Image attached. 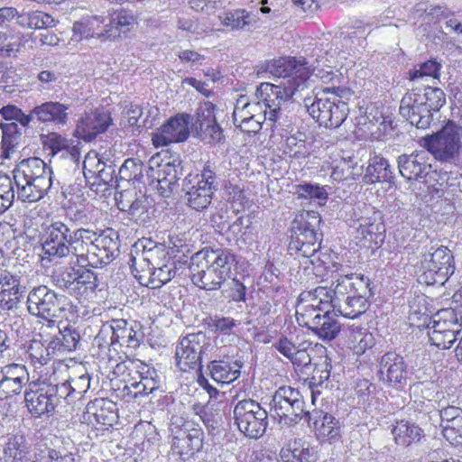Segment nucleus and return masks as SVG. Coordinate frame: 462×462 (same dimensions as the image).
Masks as SVG:
<instances>
[{
	"instance_id": "1",
	"label": "nucleus",
	"mask_w": 462,
	"mask_h": 462,
	"mask_svg": "<svg viewBox=\"0 0 462 462\" xmlns=\"http://www.w3.org/2000/svg\"><path fill=\"white\" fill-rule=\"evenodd\" d=\"M45 236L44 254L51 261L69 258L70 265L103 267L114 261L119 253L118 235L112 229L97 232L79 227L71 232L63 222L54 221L47 227ZM77 273L73 266L59 267L53 271L51 281L70 294Z\"/></svg>"
},
{
	"instance_id": "2",
	"label": "nucleus",
	"mask_w": 462,
	"mask_h": 462,
	"mask_svg": "<svg viewBox=\"0 0 462 462\" xmlns=\"http://www.w3.org/2000/svg\"><path fill=\"white\" fill-rule=\"evenodd\" d=\"M305 59L280 58L266 63L265 70L272 74L278 83L263 82L256 89V103H251L247 96H240L235 105L233 116L236 112H245L255 116L257 108L264 106L263 116L267 110L271 116L291 114L300 106L298 96L308 88L310 68Z\"/></svg>"
},
{
	"instance_id": "3",
	"label": "nucleus",
	"mask_w": 462,
	"mask_h": 462,
	"mask_svg": "<svg viewBox=\"0 0 462 462\" xmlns=\"http://www.w3.org/2000/svg\"><path fill=\"white\" fill-rule=\"evenodd\" d=\"M17 198L23 202H36L45 195L56 194L60 182L52 178V171L40 158L21 161L13 171Z\"/></svg>"
},
{
	"instance_id": "4",
	"label": "nucleus",
	"mask_w": 462,
	"mask_h": 462,
	"mask_svg": "<svg viewBox=\"0 0 462 462\" xmlns=\"http://www.w3.org/2000/svg\"><path fill=\"white\" fill-rule=\"evenodd\" d=\"M234 263L235 255L227 250H201L190 258L191 281L200 289L218 290L230 277Z\"/></svg>"
},
{
	"instance_id": "5",
	"label": "nucleus",
	"mask_w": 462,
	"mask_h": 462,
	"mask_svg": "<svg viewBox=\"0 0 462 462\" xmlns=\"http://www.w3.org/2000/svg\"><path fill=\"white\" fill-rule=\"evenodd\" d=\"M321 222L318 212L310 210L297 216L291 223L288 250L291 255L310 258L320 248L321 234L317 232Z\"/></svg>"
},
{
	"instance_id": "6",
	"label": "nucleus",
	"mask_w": 462,
	"mask_h": 462,
	"mask_svg": "<svg viewBox=\"0 0 462 462\" xmlns=\"http://www.w3.org/2000/svg\"><path fill=\"white\" fill-rule=\"evenodd\" d=\"M27 310L33 316L48 322V327L55 326L56 319L63 318L68 299L45 285L31 290L27 296Z\"/></svg>"
},
{
	"instance_id": "7",
	"label": "nucleus",
	"mask_w": 462,
	"mask_h": 462,
	"mask_svg": "<svg viewBox=\"0 0 462 462\" xmlns=\"http://www.w3.org/2000/svg\"><path fill=\"white\" fill-rule=\"evenodd\" d=\"M425 148L441 162H452L458 159L462 148V127L448 120L432 134L423 138Z\"/></svg>"
},
{
	"instance_id": "8",
	"label": "nucleus",
	"mask_w": 462,
	"mask_h": 462,
	"mask_svg": "<svg viewBox=\"0 0 462 462\" xmlns=\"http://www.w3.org/2000/svg\"><path fill=\"white\" fill-rule=\"evenodd\" d=\"M273 416L278 417L286 425L297 424L302 418L310 423L313 413L305 409L301 393L291 386L279 387L270 402Z\"/></svg>"
},
{
	"instance_id": "9",
	"label": "nucleus",
	"mask_w": 462,
	"mask_h": 462,
	"mask_svg": "<svg viewBox=\"0 0 462 462\" xmlns=\"http://www.w3.org/2000/svg\"><path fill=\"white\" fill-rule=\"evenodd\" d=\"M453 255L446 246H431L421 256L418 269V282L426 285L443 284L454 273Z\"/></svg>"
},
{
	"instance_id": "10",
	"label": "nucleus",
	"mask_w": 462,
	"mask_h": 462,
	"mask_svg": "<svg viewBox=\"0 0 462 462\" xmlns=\"http://www.w3.org/2000/svg\"><path fill=\"white\" fill-rule=\"evenodd\" d=\"M233 413L235 423L245 437L257 439L265 433L268 413L257 402L252 399L239 401Z\"/></svg>"
},
{
	"instance_id": "11",
	"label": "nucleus",
	"mask_w": 462,
	"mask_h": 462,
	"mask_svg": "<svg viewBox=\"0 0 462 462\" xmlns=\"http://www.w3.org/2000/svg\"><path fill=\"white\" fill-rule=\"evenodd\" d=\"M183 189L187 204L195 210L207 208L217 189L215 172L206 166L201 174L189 175L184 180Z\"/></svg>"
},
{
	"instance_id": "12",
	"label": "nucleus",
	"mask_w": 462,
	"mask_h": 462,
	"mask_svg": "<svg viewBox=\"0 0 462 462\" xmlns=\"http://www.w3.org/2000/svg\"><path fill=\"white\" fill-rule=\"evenodd\" d=\"M462 329L457 312L453 309H444L437 312L432 326L429 327L428 336L430 343L439 348L448 349Z\"/></svg>"
},
{
	"instance_id": "13",
	"label": "nucleus",
	"mask_w": 462,
	"mask_h": 462,
	"mask_svg": "<svg viewBox=\"0 0 462 462\" xmlns=\"http://www.w3.org/2000/svg\"><path fill=\"white\" fill-rule=\"evenodd\" d=\"M209 346V338L202 331L181 337L175 352L177 366L183 372L199 368L202 355Z\"/></svg>"
},
{
	"instance_id": "14",
	"label": "nucleus",
	"mask_w": 462,
	"mask_h": 462,
	"mask_svg": "<svg viewBox=\"0 0 462 462\" xmlns=\"http://www.w3.org/2000/svg\"><path fill=\"white\" fill-rule=\"evenodd\" d=\"M170 262L171 257L165 245L143 238L132 246L128 263L131 272H134L137 269L155 267Z\"/></svg>"
},
{
	"instance_id": "15",
	"label": "nucleus",
	"mask_w": 462,
	"mask_h": 462,
	"mask_svg": "<svg viewBox=\"0 0 462 462\" xmlns=\"http://www.w3.org/2000/svg\"><path fill=\"white\" fill-rule=\"evenodd\" d=\"M311 346L310 341H300L298 337L293 340L286 336L280 337L273 344V348L289 359L295 367L300 369H309L311 365V357L309 353L312 350Z\"/></svg>"
},
{
	"instance_id": "16",
	"label": "nucleus",
	"mask_w": 462,
	"mask_h": 462,
	"mask_svg": "<svg viewBox=\"0 0 462 462\" xmlns=\"http://www.w3.org/2000/svg\"><path fill=\"white\" fill-rule=\"evenodd\" d=\"M29 382L24 365L10 364L0 369V399L19 394Z\"/></svg>"
},
{
	"instance_id": "17",
	"label": "nucleus",
	"mask_w": 462,
	"mask_h": 462,
	"mask_svg": "<svg viewBox=\"0 0 462 462\" xmlns=\"http://www.w3.org/2000/svg\"><path fill=\"white\" fill-rule=\"evenodd\" d=\"M189 118L170 117L152 134V143L155 146H164L171 143L185 141L189 134Z\"/></svg>"
},
{
	"instance_id": "18",
	"label": "nucleus",
	"mask_w": 462,
	"mask_h": 462,
	"mask_svg": "<svg viewBox=\"0 0 462 462\" xmlns=\"http://www.w3.org/2000/svg\"><path fill=\"white\" fill-rule=\"evenodd\" d=\"M379 374L383 382L393 387H402L407 383L403 357L395 352H387L381 357Z\"/></svg>"
},
{
	"instance_id": "19",
	"label": "nucleus",
	"mask_w": 462,
	"mask_h": 462,
	"mask_svg": "<svg viewBox=\"0 0 462 462\" xmlns=\"http://www.w3.org/2000/svg\"><path fill=\"white\" fill-rule=\"evenodd\" d=\"M177 272L178 268L175 262H170L155 267L137 269L132 272V273L139 281L140 284L152 289H159L173 279Z\"/></svg>"
},
{
	"instance_id": "20",
	"label": "nucleus",
	"mask_w": 462,
	"mask_h": 462,
	"mask_svg": "<svg viewBox=\"0 0 462 462\" xmlns=\"http://www.w3.org/2000/svg\"><path fill=\"white\" fill-rule=\"evenodd\" d=\"M203 438L204 433L201 429H186V431H179L178 435L172 437V453L179 455L183 461H188L201 450Z\"/></svg>"
},
{
	"instance_id": "21",
	"label": "nucleus",
	"mask_w": 462,
	"mask_h": 462,
	"mask_svg": "<svg viewBox=\"0 0 462 462\" xmlns=\"http://www.w3.org/2000/svg\"><path fill=\"white\" fill-rule=\"evenodd\" d=\"M22 277L5 271L0 275V307L5 310L18 308L25 292V287L21 284Z\"/></svg>"
},
{
	"instance_id": "22",
	"label": "nucleus",
	"mask_w": 462,
	"mask_h": 462,
	"mask_svg": "<svg viewBox=\"0 0 462 462\" xmlns=\"http://www.w3.org/2000/svg\"><path fill=\"white\" fill-rule=\"evenodd\" d=\"M49 392L47 385L43 384L35 389L30 386L24 392V402L28 411L35 418L51 414L56 404Z\"/></svg>"
},
{
	"instance_id": "23",
	"label": "nucleus",
	"mask_w": 462,
	"mask_h": 462,
	"mask_svg": "<svg viewBox=\"0 0 462 462\" xmlns=\"http://www.w3.org/2000/svg\"><path fill=\"white\" fill-rule=\"evenodd\" d=\"M108 325L112 329V342L115 345L126 346L130 348L140 346L143 333L140 331L141 326L138 323H128L125 319H113Z\"/></svg>"
},
{
	"instance_id": "24",
	"label": "nucleus",
	"mask_w": 462,
	"mask_h": 462,
	"mask_svg": "<svg viewBox=\"0 0 462 462\" xmlns=\"http://www.w3.org/2000/svg\"><path fill=\"white\" fill-rule=\"evenodd\" d=\"M398 168L403 178L411 180L425 177L430 170V165L424 162L420 154L411 153L398 157Z\"/></svg>"
},
{
	"instance_id": "25",
	"label": "nucleus",
	"mask_w": 462,
	"mask_h": 462,
	"mask_svg": "<svg viewBox=\"0 0 462 462\" xmlns=\"http://www.w3.org/2000/svg\"><path fill=\"white\" fill-rule=\"evenodd\" d=\"M43 146L51 157L60 155V158H69L74 161L79 154L76 145L56 133H49L44 136Z\"/></svg>"
},
{
	"instance_id": "26",
	"label": "nucleus",
	"mask_w": 462,
	"mask_h": 462,
	"mask_svg": "<svg viewBox=\"0 0 462 462\" xmlns=\"http://www.w3.org/2000/svg\"><path fill=\"white\" fill-rule=\"evenodd\" d=\"M111 124V117H80L75 134L86 142H91L97 135L105 133Z\"/></svg>"
},
{
	"instance_id": "27",
	"label": "nucleus",
	"mask_w": 462,
	"mask_h": 462,
	"mask_svg": "<svg viewBox=\"0 0 462 462\" xmlns=\"http://www.w3.org/2000/svg\"><path fill=\"white\" fill-rule=\"evenodd\" d=\"M345 91L344 88L338 87L325 88H323V94H332L333 99L337 97H340L342 93ZM305 107L309 116H314L315 113H319V116H333L337 113L338 106L336 105L335 100H331L329 97H318L316 101L309 103L310 98H305Z\"/></svg>"
},
{
	"instance_id": "28",
	"label": "nucleus",
	"mask_w": 462,
	"mask_h": 462,
	"mask_svg": "<svg viewBox=\"0 0 462 462\" xmlns=\"http://www.w3.org/2000/svg\"><path fill=\"white\" fill-rule=\"evenodd\" d=\"M242 366L243 363L238 360L233 363L224 360H214L210 363L208 368L214 381L221 383H230L239 377Z\"/></svg>"
},
{
	"instance_id": "29",
	"label": "nucleus",
	"mask_w": 462,
	"mask_h": 462,
	"mask_svg": "<svg viewBox=\"0 0 462 462\" xmlns=\"http://www.w3.org/2000/svg\"><path fill=\"white\" fill-rule=\"evenodd\" d=\"M29 453V445L22 433L9 434L4 447V459L5 462H24Z\"/></svg>"
},
{
	"instance_id": "30",
	"label": "nucleus",
	"mask_w": 462,
	"mask_h": 462,
	"mask_svg": "<svg viewBox=\"0 0 462 462\" xmlns=\"http://www.w3.org/2000/svg\"><path fill=\"white\" fill-rule=\"evenodd\" d=\"M393 439L398 446L409 447L420 442L424 437L423 430L415 423L401 420L392 430Z\"/></svg>"
},
{
	"instance_id": "31",
	"label": "nucleus",
	"mask_w": 462,
	"mask_h": 462,
	"mask_svg": "<svg viewBox=\"0 0 462 462\" xmlns=\"http://www.w3.org/2000/svg\"><path fill=\"white\" fill-rule=\"evenodd\" d=\"M58 334L50 341L52 352L75 350L80 340L78 329L70 325H66L63 328L58 327Z\"/></svg>"
},
{
	"instance_id": "32",
	"label": "nucleus",
	"mask_w": 462,
	"mask_h": 462,
	"mask_svg": "<svg viewBox=\"0 0 462 462\" xmlns=\"http://www.w3.org/2000/svg\"><path fill=\"white\" fill-rule=\"evenodd\" d=\"M337 317L336 311L331 312L329 310H327L320 317V320L312 328L311 331L324 340L334 339L341 329V324L338 322Z\"/></svg>"
},
{
	"instance_id": "33",
	"label": "nucleus",
	"mask_w": 462,
	"mask_h": 462,
	"mask_svg": "<svg viewBox=\"0 0 462 462\" xmlns=\"http://www.w3.org/2000/svg\"><path fill=\"white\" fill-rule=\"evenodd\" d=\"M160 155L156 154L149 160L150 169H152L153 165L159 167L158 175L162 179L171 181V183L177 184L178 180L182 176V166L181 161L179 158L172 160L162 159L159 162Z\"/></svg>"
},
{
	"instance_id": "34",
	"label": "nucleus",
	"mask_w": 462,
	"mask_h": 462,
	"mask_svg": "<svg viewBox=\"0 0 462 462\" xmlns=\"http://www.w3.org/2000/svg\"><path fill=\"white\" fill-rule=\"evenodd\" d=\"M134 23V16L126 11H121L111 14L109 23H106V30L102 34L106 38L119 37L121 32H129Z\"/></svg>"
},
{
	"instance_id": "35",
	"label": "nucleus",
	"mask_w": 462,
	"mask_h": 462,
	"mask_svg": "<svg viewBox=\"0 0 462 462\" xmlns=\"http://www.w3.org/2000/svg\"><path fill=\"white\" fill-rule=\"evenodd\" d=\"M16 23L23 28L41 30L54 27L56 21L49 14L42 11H32L19 14Z\"/></svg>"
},
{
	"instance_id": "36",
	"label": "nucleus",
	"mask_w": 462,
	"mask_h": 462,
	"mask_svg": "<svg viewBox=\"0 0 462 462\" xmlns=\"http://www.w3.org/2000/svg\"><path fill=\"white\" fill-rule=\"evenodd\" d=\"M310 413H313L311 419L313 427L321 437L334 439L339 436L340 430L337 421L335 420L332 415L315 410Z\"/></svg>"
},
{
	"instance_id": "37",
	"label": "nucleus",
	"mask_w": 462,
	"mask_h": 462,
	"mask_svg": "<svg viewBox=\"0 0 462 462\" xmlns=\"http://www.w3.org/2000/svg\"><path fill=\"white\" fill-rule=\"evenodd\" d=\"M366 176L370 177L371 182H391L393 178L387 160L380 155H374L370 159Z\"/></svg>"
},
{
	"instance_id": "38",
	"label": "nucleus",
	"mask_w": 462,
	"mask_h": 462,
	"mask_svg": "<svg viewBox=\"0 0 462 462\" xmlns=\"http://www.w3.org/2000/svg\"><path fill=\"white\" fill-rule=\"evenodd\" d=\"M367 300L361 295L347 296L339 306L336 307V311L342 316L349 319H356L365 313L367 310Z\"/></svg>"
},
{
	"instance_id": "39",
	"label": "nucleus",
	"mask_w": 462,
	"mask_h": 462,
	"mask_svg": "<svg viewBox=\"0 0 462 462\" xmlns=\"http://www.w3.org/2000/svg\"><path fill=\"white\" fill-rule=\"evenodd\" d=\"M72 287L73 290H71L70 295L88 296L89 293H93L97 287L96 273L88 269L82 271L78 270Z\"/></svg>"
},
{
	"instance_id": "40",
	"label": "nucleus",
	"mask_w": 462,
	"mask_h": 462,
	"mask_svg": "<svg viewBox=\"0 0 462 462\" xmlns=\"http://www.w3.org/2000/svg\"><path fill=\"white\" fill-rule=\"evenodd\" d=\"M115 199L118 208L132 216L137 215L143 208V200L137 197V193L133 189L120 191Z\"/></svg>"
},
{
	"instance_id": "41",
	"label": "nucleus",
	"mask_w": 462,
	"mask_h": 462,
	"mask_svg": "<svg viewBox=\"0 0 462 462\" xmlns=\"http://www.w3.org/2000/svg\"><path fill=\"white\" fill-rule=\"evenodd\" d=\"M32 117H4L0 124L3 132V140L11 138L10 142L17 141L28 126Z\"/></svg>"
},
{
	"instance_id": "42",
	"label": "nucleus",
	"mask_w": 462,
	"mask_h": 462,
	"mask_svg": "<svg viewBox=\"0 0 462 462\" xmlns=\"http://www.w3.org/2000/svg\"><path fill=\"white\" fill-rule=\"evenodd\" d=\"M326 310L298 303L296 307V319L300 326L306 327L311 330L317 322L320 320V317Z\"/></svg>"
},
{
	"instance_id": "43",
	"label": "nucleus",
	"mask_w": 462,
	"mask_h": 462,
	"mask_svg": "<svg viewBox=\"0 0 462 462\" xmlns=\"http://www.w3.org/2000/svg\"><path fill=\"white\" fill-rule=\"evenodd\" d=\"M440 63L436 60H428L419 64V68H414L409 71V79L412 82L423 81L426 78H439Z\"/></svg>"
},
{
	"instance_id": "44",
	"label": "nucleus",
	"mask_w": 462,
	"mask_h": 462,
	"mask_svg": "<svg viewBox=\"0 0 462 462\" xmlns=\"http://www.w3.org/2000/svg\"><path fill=\"white\" fill-rule=\"evenodd\" d=\"M358 231L362 235V239L369 244L377 245L383 240L384 226L381 222L371 223L365 219L364 223L360 224Z\"/></svg>"
},
{
	"instance_id": "45",
	"label": "nucleus",
	"mask_w": 462,
	"mask_h": 462,
	"mask_svg": "<svg viewBox=\"0 0 462 462\" xmlns=\"http://www.w3.org/2000/svg\"><path fill=\"white\" fill-rule=\"evenodd\" d=\"M27 353L32 362L34 365L39 364L40 365H46L51 356L55 354V352H52V347H50V343L48 346H44L40 341L31 342L28 346Z\"/></svg>"
},
{
	"instance_id": "46",
	"label": "nucleus",
	"mask_w": 462,
	"mask_h": 462,
	"mask_svg": "<svg viewBox=\"0 0 462 462\" xmlns=\"http://www.w3.org/2000/svg\"><path fill=\"white\" fill-rule=\"evenodd\" d=\"M280 457L282 462H317V457L308 448H282Z\"/></svg>"
},
{
	"instance_id": "47",
	"label": "nucleus",
	"mask_w": 462,
	"mask_h": 462,
	"mask_svg": "<svg viewBox=\"0 0 462 462\" xmlns=\"http://www.w3.org/2000/svg\"><path fill=\"white\" fill-rule=\"evenodd\" d=\"M14 189L8 176L0 178V215L6 211L14 203Z\"/></svg>"
},
{
	"instance_id": "48",
	"label": "nucleus",
	"mask_w": 462,
	"mask_h": 462,
	"mask_svg": "<svg viewBox=\"0 0 462 462\" xmlns=\"http://www.w3.org/2000/svg\"><path fill=\"white\" fill-rule=\"evenodd\" d=\"M249 14L244 9H236L224 13L219 16L222 23L232 30L243 28L249 23Z\"/></svg>"
},
{
	"instance_id": "49",
	"label": "nucleus",
	"mask_w": 462,
	"mask_h": 462,
	"mask_svg": "<svg viewBox=\"0 0 462 462\" xmlns=\"http://www.w3.org/2000/svg\"><path fill=\"white\" fill-rule=\"evenodd\" d=\"M143 163L134 159H127L119 169L122 179L127 180H140L143 176Z\"/></svg>"
},
{
	"instance_id": "50",
	"label": "nucleus",
	"mask_w": 462,
	"mask_h": 462,
	"mask_svg": "<svg viewBox=\"0 0 462 462\" xmlns=\"http://www.w3.org/2000/svg\"><path fill=\"white\" fill-rule=\"evenodd\" d=\"M443 437L451 445L462 447V419L453 420L450 424L442 427Z\"/></svg>"
},
{
	"instance_id": "51",
	"label": "nucleus",
	"mask_w": 462,
	"mask_h": 462,
	"mask_svg": "<svg viewBox=\"0 0 462 462\" xmlns=\"http://www.w3.org/2000/svg\"><path fill=\"white\" fill-rule=\"evenodd\" d=\"M354 274L346 275L344 277H340L337 280V285L334 289H332V294L334 297V310H336V307L339 306L342 302L341 297L349 293L353 288L354 284L351 282Z\"/></svg>"
},
{
	"instance_id": "52",
	"label": "nucleus",
	"mask_w": 462,
	"mask_h": 462,
	"mask_svg": "<svg viewBox=\"0 0 462 462\" xmlns=\"http://www.w3.org/2000/svg\"><path fill=\"white\" fill-rule=\"evenodd\" d=\"M356 331L353 329L351 336L352 343L356 353H364L367 348L374 345V337L372 334L367 333L365 330L362 331L358 327L356 328Z\"/></svg>"
},
{
	"instance_id": "53",
	"label": "nucleus",
	"mask_w": 462,
	"mask_h": 462,
	"mask_svg": "<svg viewBox=\"0 0 462 462\" xmlns=\"http://www.w3.org/2000/svg\"><path fill=\"white\" fill-rule=\"evenodd\" d=\"M68 106L60 102H46L37 106L32 111L30 116H67Z\"/></svg>"
},
{
	"instance_id": "54",
	"label": "nucleus",
	"mask_w": 462,
	"mask_h": 462,
	"mask_svg": "<svg viewBox=\"0 0 462 462\" xmlns=\"http://www.w3.org/2000/svg\"><path fill=\"white\" fill-rule=\"evenodd\" d=\"M49 392L51 393V397L56 404L58 405L60 399L69 400V398H73L74 394L72 393L69 382L66 380L65 382L60 384H46Z\"/></svg>"
},
{
	"instance_id": "55",
	"label": "nucleus",
	"mask_w": 462,
	"mask_h": 462,
	"mask_svg": "<svg viewBox=\"0 0 462 462\" xmlns=\"http://www.w3.org/2000/svg\"><path fill=\"white\" fill-rule=\"evenodd\" d=\"M425 95L427 101L424 106L428 112H438L446 102L445 94L440 88H433Z\"/></svg>"
},
{
	"instance_id": "56",
	"label": "nucleus",
	"mask_w": 462,
	"mask_h": 462,
	"mask_svg": "<svg viewBox=\"0 0 462 462\" xmlns=\"http://www.w3.org/2000/svg\"><path fill=\"white\" fill-rule=\"evenodd\" d=\"M314 296L318 298L319 302L321 303V307L324 310L332 309L334 310V297L332 294V288L327 286H318L311 290Z\"/></svg>"
},
{
	"instance_id": "57",
	"label": "nucleus",
	"mask_w": 462,
	"mask_h": 462,
	"mask_svg": "<svg viewBox=\"0 0 462 462\" xmlns=\"http://www.w3.org/2000/svg\"><path fill=\"white\" fill-rule=\"evenodd\" d=\"M234 125L247 134H256L262 128L263 121L255 120L254 117H233Z\"/></svg>"
},
{
	"instance_id": "58",
	"label": "nucleus",
	"mask_w": 462,
	"mask_h": 462,
	"mask_svg": "<svg viewBox=\"0 0 462 462\" xmlns=\"http://www.w3.org/2000/svg\"><path fill=\"white\" fill-rule=\"evenodd\" d=\"M330 376V372L328 369V364L317 365L313 369V374L310 378V386L313 387L322 386ZM314 391L312 390V393Z\"/></svg>"
},
{
	"instance_id": "59",
	"label": "nucleus",
	"mask_w": 462,
	"mask_h": 462,
	"mask_svg": "<svg viewBox=\"0 0 462 462\" xmlns=\"http://www.w3.org/2000/svg\"><path fill=\"white\" fill-rule=\"evenodd\" d=\"M98 170L97 179L107 187H117V180L116 177V168L113 165H106Z\"/></svg>"
},
{
	"instance_id": "60",
	"label": "nucleus",
	"mask_w": 462,
	"mask_h": 462,
	"mask_svg": "<svg viewBox=\"0 0 462 462\" xmlns=\"http://www.w3.org/2000/svg\"><path fill=\"white\" fill-rule=\"evenodd\" d=\"M74 395L85 393L90 387V376L88 374L68 380Z\"/></svg>"
},
{
	"instance_id": "61",
	"label": "nucleus",
	"mask_w": 462,
	"mask_h": 462,
	"mask_svg": "<svg viewBox=\"0 0 462 462\" xmlns=\"http://www.w3.org/2000/svg\"><path fill=\"white\" fill-rule=\"evenodd\" d=\"M441 427L450 424L453 420L462 419V409L457 406H447L439 411Z\"/></svg>"
},
{
	"instance_id": "62",
	"label": "nucleus",
	"mask_w": 462,
	"mask_h": 462,
	"mask_svg": "<svg viewBox=\"0 0 462 462\" xmlns=\"http://www.w3.org/2000/svg\"><path fill=\"white\" fill-rule=\"evenodd\" d=\"M112 329L110 328L108 324H104L97 335L94 338V343L99 347H108L111 346H115V343L112 342Z\"/></svg>"
},
{
	"instance_id": "63",
	"label": "nucleus",
	"mask_w": 462,
	"mask_h": 462,
	"mask_svg": "<svg viewBox=\"0 0 462 462\" xmlns=\"http://www.w3.org/2000/svg\"><path fill=\"white\" fill-rule=\"evenodd\" d=\"M186 429H193L192 424L182 416L172 415L170 421V430L171 436L178 435L179 431H186Z\"/></svg>"
},
{
	"instance_id": "64",
	"label": "nucleus",
	"mask_w": 462,
	"mask_h": 462,
	"mask_svg": "<svg viewBox=\"0 0 462 462\" xmlns=\"http://www.w3.org/2000/svg\"><path fill=\"white\" fill-rule=\"evenodd\" d=\"M212 325L216 331L226 334L236 325V323L232 318L223 317L212 319Z\"/></svg>"
}]
</instances>
